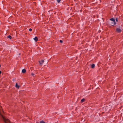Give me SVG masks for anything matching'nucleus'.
Wrapping results in <instances>:
<instances>
[{"label": "nucleus", "instance_id": "f257e3e1", "mask_svg": "<svg viewBox=\"0 0 123 123\" xmlns=\"http://www.w3.org/2000/svg\"><path fill=\"white\" fill-rule=\"evenodd\" d=\"M2 107L0 106V117L5 123H11L6 117V114L2 110Z\"/></svg>", "mask_w": 123, "mask_h": 123}, {"label": "nucleus", "instance_id": "f03ea898", "mask_svg": "<svg viewBox=\"0 0 123 123\" xmlns=\"http://www.w3.org/2000/svg\"><path fill=\"white\" fill-rule=\"evenodd\" d=\"M109 22L110 25L112 26L116 24L115 19L113 18L110 19Z\"/></svg>", "mask_w": 123, "mask_h": 123}, {"label": "nucleus", "instance_id": "7ed1b4c3", "mask_svg": "<svg viewBox=\"0 0 123 123\" xmlns=\"http://www.w3.org/2000/svg\"><path fill=\"white\" fill-rule=\"evenodd\" d=\"M44 61L43 60H42L41 61H40L39 62V64L41 66L43 64V63L44 62Z\"/></svg>", "mask_w": 123, "mask_h": 123}, {"label": "nucleus", "instance_id": "20e7f679", "mask_svg": "<svg viewBox=\"0 0 123 123\" xmlns=\"http://www.w3.org/2000/svg\"><path fill=\"white\" fill-rule=\"evenodd\" d=\"M116 30L119 33H120L121 31V29L119 28H117L116 29Z\"/></svg>", "mask_w": 123, "mask_h": 123}, {"label": "nucleus", "instance_id": "39448f33", "mask_svg": "<svg viewBox=\"0 0 123 123\" xmlns=\"http://www.w3.org/2000/svg\"><path fill=\"white\" fill-rule=\"evenodd\" d=\"M33 39L35 42L37 41L38 40V38L37 37H36Z\"/></svg>", "mask_w": 123, "mask_h": 123}, {"label": "nucleus", "instance_id": "423d86ee", "mask_svg": "<svg viewBox=\"0 0 123 123\" xmlns=\"http://www.w3.org/2000/svg\"><path fill=\"white\" fill-rule=\"evenodd\" d=\"M26 70L25 69H23L22 71V72L23 73H24L26 72Z\"/></svg>", "mask_w": 123, "mask_h": 123}, {"label": "nucleus", "instance_id": "0eeeda50", "mask_svg": "<svg viewBox=\"0 0 123 123\" xmlns=\"http://www.w3.org/2000/svg\"><path fill=\"white\" fill-rule=\"evenodd\" d=\"M15 87L18 88H19V86L18 85L17 83H16V84Z\"/></svg>", "mask_w": 123, "mask_h": 123}, {"label": "nucleus", "instance_id": "6e6552de", "mask_svg": "<svg viewBox=\"0 0 123 123\" xmlns=\"http://www.w3.org/2000/svg\"><path fill=\"white\" fill-rule=\"evenodd\" d=\"M95 66V65L94 64H92V65L91 67L92 68H94Z\"/></svg>", "mask_w": 123, "mask_h": 123}, {"label": "nucleus", "instance_id": "1a4fd4ad", "mask_svg": "<svg viewBox=\"0 0 123 123\" xmlns=\"http://www.w3.org/2000/svg\"><path fill=\"white\" fill-rule=\"evenodd\" d=\"M85 100V99L84 98H83L81 100V102H83Z\"/></svg>", "mask_w": 123, "mask_h": 123}, {"label": "nucleus", "instance_id": "9d476101", "mask_svg": "<svg viewBox=\"0 0 123 123\" xmlns=\"http://www.w3.org/2000/svg\"><path fill=\"white\" fill-rule=\"evenodd\" d=\"M8 38H9L10 39H11L12 38L11 36L10 35H9L8 36Z\"/></svg>", "mask_w": 123, "mask_h": 123}, {"label": "nucleus", "instance_id": "9b49d317", "mask_svg": "<svg viewBox=\"0 0 123 123\" xmlns=\"http://www.w3.org/2000/svg\"><path fill=\"white\" fill-rule=\"evenodd\" d=\"M40 123H45V122L43 121H41L40 122Z\"/></svg>", "mask_w": 123, "mask_h": 123}, {"label": "nucleus", "instance_id": "f8f14e48", "mask_svg": "<svg viewBox=\"0 0 123 123\" xmlns=\"http://www.w3.org/2000/svg\"><path fill=\"white\" fill-rule=\"evenodd\" d=\"M57 0L58 3H59L61 1V0Z\"/></svg>", "mask_w": 123, "mask_h": 123}, {"label": "nucleus", "instance_id": "ddd939ff", "mask_svg": "<svg viewBox=\"0 0 123 123\" xmlns=\"http://www.w3.org/2000/svg\"><path fill=\"white\" fill-rule=\"evenodd\" d=\"M60 43H62L63 42V41L62 40H60Z\"/></svg>", "mask_w": 123, "mask_h": 123}, {"label": "nucleus", "instance_id": "4468645a", "mask_svg": "<svg viewBox=\"0 0 123 123\" xmlns=\"http://www.w3.org/2000/svg\"><path fill=\"white\" fill-rule=\"evenodd\" d=\"M116 21H118V19H117V18H116Z\"/></svg>", "mask_w": 123, "mask_h": 123}, {"label": "nucleus", "instance_id": "2eb2a0df", "mask_svg": "<svg viewBox=\"0 0 123 123\" xmlns=\"http://www.w3.org/2000/svg\"><path fill=\"white\" fill-rule=\"evenodd\" d=\"M31 75H32V76H33L34 75V74L33 73L31 74Z\"/></svg>", "mask_w": 123, "mask_h": 123}, {"label": "nucleus", "instance_id": "dca6fc26", "mask_svg": "<svg viewBox=\"0 0 123 123\" xmlns=\"http://www.w3.org/2000/svg\"><path fill=\"white\" fill-rule=\"evenodd\" d=\"M29 31H31V28H30V29H29Z\"/></svg>", "mask_w": 123, "mask_h": 123}, {"label": "nucleus", "instance_id": "f3484780", "mask_svg": "<svg viewBox=\"0 0 123 123\" xmlns=\"http://www.w3.org/2000/svg\"><path fill=\"white\" fill-rule=\"evenodd\" d=\"M1 71H0V74H1Z\"/></svg>", "mask_w": 123, "mask_h": 123}, {"label": "nucleus", "instance_id": "a211bd4d", "mask_svg": "<svg viewBox=\"0 0 123 123\" xmlns=\"http://www.w3.org/2000/svg\"><path fill=\"white\" fill-rule=\"evenodd\" d=\"M13 81H14V79H13Z\"/></svg>", "mask_w": 123, "mask_h": 123}]
</instances>
